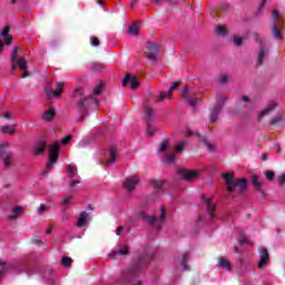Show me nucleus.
Returning a JSON list of instances; mask_svg holds the SVG:
<instances>
[{"label":"nucleus","mask_w":285,"mask_h":285,"mask_svg":"<svg viewBox=\"0 0 285 285\" xmlns=\"http://www.w3.org/2000/svg\"><path fill=\"white\" fill-rule=\"evenodd\" d=\"M153 259H155V250H153V247L142 246V252L139 254L137 262L122 273L125 279L132 282Z\"/></svg>","instance_id":"f257e3e1"},{"label":"nucleus","mask_w":285,"mask_h":285,"mask_svg":"<svg viewBox=\"0 0 285 285\" xmlns=\"http://www.w3.org/2000/svg\"><path fill=\"white\" fill-rule=\"evenodd\" d=\"M223 178L225 179L227 193L233 195L235 193L236 188H239L240 195H244L246 193V188H248V179L246 178H236L235 174L233 173H225L223 174Z\"/></svg>","instance_id":"f03ea898"},{"label":"nucleus","mask_w":285,"mask_h":285,"mask_svg":"<svg viewBox=\"0 0 285 285\" xmlns=\"http://www.w3.org/2000/svg\"><path fill=\"white\" fill-rule=\"evenodd\" d=\"M76 95H80V100L78 101V110L80 112H88L92 106H99V100L95 96H83V88H76Z\"/></svg>","instance_id":"7ed1b4c3"},{"label":"nucleus","mask_w":285,"mask_h":285,"mask_svg":"<svg viewBox=\"0 0 285 285\" xmlns=\"http://www.w3.org/2000/svg\"><path fill=\"white\" fill-rule=\"evenodd\" d=\"M8 144L0 145V161H2L4 168H10V166H12V163L14 161V153L8 150Z\"/></svg>","instance_id":"20e7f679"},{"label":"nucleus","mask_w":285,"mask_h":285,"mask_svg":"<svg viewBox=\"0 0 285 285\" xmlns=\"http://www.w3.org/2000/svg\"><path fill=\"white\" fill-rule=\"evenodd\" d=\"M60 149H61V144L57 141L49 145V161L47 163L48 170H52V168H55V164H57L59 159Z\"/></svg>","instance_id":"39448f33"},{"label":"nucleus","mask_w":285,"mask_h":285,"mask_svg":"<svg viewBox=\"0 0 285 285\" xmlns=\"http://www.w3.org/2000/svg\"><path fill=\"white\" fill-rule=\"evenodd\" d=\"M181 97L185 101L189 104L191 108H197V104L202 101V98H190L193 97V91L188 87H185L181 91Z\"/></svg>","instance_id":"423d86ee"},{"label":"nucleus","mask_w":285,"mask_h":285,"mask_svg":"<svg viewBox=\"0 0 285 285\" xmlns=\"http://www.w3.org/2000/svg\"><path fill=\"white\" fill-rule=\"evenodd\" d=\"M197 137L198 141H200V144H204V146H206L207 150H209V153L215 151V145H213L208 138H206V136L199 134V132H193L190 130L187 131V137Z\"/></svg>","instance_id":"0eeeda50"},{"label":"nucleus","mask_w":285,"mask_h":285,"mask_svg":"<svg viewBox=\"0 0 285 285\" xmlns=\"http://www.w3.org/2000/svg\"><path fill=\"white\" fill-rule=\"evenodd\" d=\"M224 110V104H216L210 110H209V122L210 124H217L219 121V115Z\"/></svg>","instance_id":"6e6552de"},{"label":"nucleus","mask_w":285,"mask_h":285,"mask_svg":"<svg viewBox=\"0 0 285 285\" xmlns=\"http://www.w3.org/2000/svg\"><path fill=\"white\" fill-rule=\"evenodd\" d=\"M178 175H180L185 181H191V179H197V177H199V171L179 168Z\"/></svg>","instance_id":"1a4fd4ad"},{"label":"nucleus","mask_w":285,"mask_h":285,"mask_svg":"<svg viewBox=\"0 0 285 285\" xmlns=\"http://www.w3.org/2000/svg\"><path fill=\"white\" fill-rule=\"evenodd\" d=\"M179 86H181L180 81L173 82L167 92L166 91L160 92V97L157 98V101H164V99H170V97H173V92H175V90H177Z\"/></svg>","instance_id":"9d476101"},{"label":"nucleus","mask_w":285,"mask_h":285,"mask_svg":"<svg viewBox=\"0 0 285 285\" xmlns=\"http://www.w3.org/2000/svg\"><path fill=\"white\" fill-rule=\"evenodd\" d=\"M130 255V247L128 245L120 244L117 249L110 253L111 257H128Z\"/></svg>","instance_id":"9b49d317"},{"label":"nucleus","mask_w":285,"mask_h":285,"mask_svg":"<svg viewBox=\"0 0 285 285\" xmlns=\"http://www.w3.org/2000/svg\"><path fill=\"white\" fill-rule=\"evenodd\" d=\"M130 86L131 90H137L139 88V81H137V77L127 73L122 80V88H126L127 86Z\"/></svg>","instance_id":"f8f14e48"},{"label":"nucleus","mask_w":285,"mask_h":285,"mask_svg":"<svg viewBox=\"0 0 285 285\" xmlns=\"http://www.w3.org/2000/svg\"><path fill=\"white\" fill-rule=\"evenodd\" d=\"M47 148H48V141H46V139H39L33 145V155L36 157H39V155H43L46 153Z\"/></svg>","instance_id":"ddd939ff"},{"label":"nucleus","mask_w":285,"mask_h":285,"mask_svg":"<svg viewBox=\"0 0 285 285\" xmlns=\"http://www.w3.org/2000/svg\"><path fill=\"white\" fill-rule=\"evenodd\" d=\"M203 202H205L207 206V214L209 215V219H217V216L215 215V204H213V200L210 198H206V196H202Z\"/></svg>","instance_id":"4468645a"},{"label":"nucleus","mask_w":285,"mask_h":285,"mask_svg":"<svg viewBox=\"0 0 285 285\" xmlns=\"http://www.w3.org/2000/svg\"><path fill=\"white\" fill-rule=\"evenodd\" d=\"M157 55H159V46L150 43L147 47V59H149V61H157Z\"/></svg>","instance_id":"2eb2a0df"},{"label":"nucleus","mask_w":285,"mask_h":285,"mask_svg":"<svg viewBox=\"0 0 285 285\" xmlns=\"http://www.w3.org/2000/svg\"><path fill=\"white\" fill-rule=\"evenodd\" d=\"M261 261L258 262V268H264L268 264V249L266 247H259L258 249Z\"/></svg>","instance_id":"dca6fc26"},{"label":"nucleus","mask_w":285,"mask_h":285,"mask_svg":"<svg viewBox=\"0 0 285 285\" xmlns=\"http://www.w3.org/2000/svg\"><path fill=\"white\" fill-rule=\"evenodd\" d=\"M137 184H139V178L137 176H130L125 179L124 186L126 190H135Z\"/></svg>","instance_id":"f3484780"},{"label":"nucleus","mask_w":285,"mask_h":285,"mask_svg":"<svg viewBox=\"0 0 285 285\" xmlns=\"http://www.w3.org/2000/svg\"><path fill=\"white\" fill-rule=\"evenodd\" d=\"M276 106H277V101L271 100L269 104L267 105V107L261 111V114L258 116V121H262V119H264V117H266V115H271V112H273V110H275Z\"/></svg>","instance_id":"a211bd4d"},{"label":"nucleus","mask_w":285,"mask_h":285,"mask_svg":"<svg viewBox=\"0 0 285 285\" xmlns=\"http://www.w3.org/2000/svg\"><path fill=\"white\" fill-rule=\"evenodd\" d=\"M56 91H52L50 88H45V91L49 97H61V92H63V82L56 83Z\"/></svg>","instance_id":"6ab92c4d"},{"label":"nucleus","mask_w":285,"mask_h":285,"mask_svg":"<svg viewBox=\"0 0 285 285\" xmlns=\"http://www.w3.org/2000/svg\"><path fill=\"white\" fill-rule=\"evenodd\" d=\"M153 119H155V109L146 102L145 104V120L146 124H153Z\"/></svg>","instance_id":"aec40b11"},{"label":"nucleus","mask_w":285,"mask_h":285,"mask_svg":"<svg viewBox=\"0 0 285 285\" xmlns=\"http://www.w3.org/2000/svg\"><path fill=\"white\" fill-rule=\"evenodd\" d=\"M266 55H268V49H266V47L262 46L259 48V52L257 55L256 68H259V66H264V61L266 59Z\"/></svg>","instance_id":"412c9836"},{"label":"nucleus","mask_w":285,"mask_h":285,"mask_svg":"<svg viewBox=\"0 0 285 285\" xmlns=\"http://www.w3.org/2000/svg\"><path fill=\"white\" fill-rule=\"evenodd\" d=\"M0 266H2V268L0 269V279L1 277H3V275H6V273H8V271H12V268H17V264L12 263V262H3L0 261Z\"/></svg>","instance_id":"4be33fe9"},{"label":"nucleus","mask_w":285,"mask_h":285,"mask_svg":"<svg viewBox=\"0 0 285 285\" xmlns=\"http://www.w3.org/2000/svg\"><path fill=\"white\" fill-rule=\"evenodd\" d=\"M249 181H252L255 190H258L261 195H264V190H262V181H259V176H257V174H250Z\"/></svg>","instance_id":"5701e85b"},{"label":"nucleus","mask_w":285,"mask_h":285,"mask_svg":"<svg viewBox=\"0 0 285 285\" xmlns=\"http://www.w3.org/2000/svg\"><path fill=\"white\" fill-rule=\"evenodd\" d=\"M11 61L14 62V66H17L19 70H28V62L24 57L13 58Z\"/></svg>","instance_id":"b1692460"},{"label":"nucleus","mask_w":285,"mask_h":285,"mask_svg":"<svg viewBox=\"0 0 285 285\" xmlns=\"http://www.w3.org/2000/svg\"><path fill=\"white\" fill-rule=\"evenodd\" d=\"M55 117H57V109H55V107H50L49 110L45 111L42 115L45 121H52Z\"/></svg>","instance_id":"393cba45"},{"label":"nucleus","mask_w":285,"mask_h":285,"mask_svg":"<svg viewBox=\"0 0 285 285\" xmlns=\"http://www.w3.org/2000/svg\"><path fill=\"white\" fill-rule=\"evenodd\" d=\"M139 218L142 219V222H147L151 226L157 224V217L155 216H148L146 212H140Z\"/></svg>","instance_id":"a878e982"},{"label":"nucleus","mask_w":285,"mask_h":285,"mask_svg":"<svg viewBox=\"0 0 285 285\" xmlns=\"http://www.w3.org/2000/svg\"><path fill=\"white\" fill-rule=\"evenodd\" d=\"M281 26H282V23H279V22H276L273 24L272 35H273L274 39H284L282 31H279Z\"/></svg>","instance_id":"bb28decb"},{"label":"nucleus","mask_w":285,"mask_h":285,"mask_svg":"<svg viewBox=\"0 0 285 285\" xmlns=\"http://www.w3.org/2000/svg\"><path fill=\"white\" fill-rule=\"evenodd\" d=\"M70 202H72V196H66L61 202V204H62L61 213H62L63 217H66L67 210H68V208H70Z\"/></svg>","instance_id":"cd10ccee"},{"label":"nucleus","mask_w":285,"mask_h":285,"mask_svg":"<svg viewBox=\"0 0 285 285\" xmlns=\"http://www.w3.org/2000/svg\"><path fill=\"white\" fill-rule=\"evenodd\" d=\"M117 161V149L115 147H111L109 150V159L106 163V166H112Z\"/></svg>","instance_id":"c85d7f7f"},{"label":"nucleus","mask_w":285,"mask_h":285,"mask_svg":"<svg viewBox=\"0 0 285 285\" xmlns=\"http://www.w3.org/2000/svg\"><path fill=\"white\" fill-rule=\"evenodd\" d=\"M21 213H23V207L21 206H16L12 208V214L8 216L9 222H14V219H17V217H19V215H21Z\"/></svg>","instance_id":"c756f323"},{"label":"nucleus","mask_w":285,"mask_h":285,"mask_svg":"<svg viewBox=\"0 0 285 285\" xmlns=\"http://www.w3.org/2000/svg\"><path fill=\"white\" fill-rule=\"evenodd\" d=\"M218 264L220 268H224V271H230V262L223 256L218 257Z\"/></svg>","instance_id":"7c9ffc66"},{"label":"nucleus","mask_w":285,"mask_h":285,"mask_svg":"<svg viewBox=\"0 0 285 285\" xmlns=\"http://www.w3.org/2000/svg\"><path fill=\"white\" fill-rule=\"evenodd\" d=\"M14 128H17V125H13L12 127L4 125L1 127L0 130L3 135H14L16 132Z\"/></svg>","instance_id":"2f4dec72"},{"label":"nucleus","mask_w":285,"mask_h":285,"mask_svg":"<svg viewBox=\"0 0 285 285\" xmlns=\"http://www.w3.org/2000/svg\"><path fill=\"white\" fill-rule=\"evenodd\" d=\"M87 219H88V213L82 212L78 219V228H83V226H86Z\"/></svg>","instance_id":"473e14b6"},{"label":"nucleus","mask_w":285,"mask_h":285,"mask_svg":"<svg viewBox=\"0 0 285 285\" xmlns=\"http://www.w3.org/2000/svg\"><path fill=\"white\" fill-rule=\"evenodd\" d=\"M159 210H160V216L158 218L159 223L157 224V228L159 230H161V228H163L161 222H164V219H166V209L164 207H160Z\"/></svg>","instance_id":"72a5a7b5"},{"label":"nucleus","mask_w":285,"mask_h":285,"mask_svg":"<svg viewBox=\"0 0 285 285\" xmlns=\"http://www.w3.org/2000/svg\"><path fill=\"white\" fill-rule=\"evenodd\" d=\"M188 257H190V253L186 252L183 255V259H181L183 271H190V267L188 266V264H186V262H188Z\"/></svg>","instance_id":"f704fd0d"},{"label":"nucleus","mask_w":285,"mask_h":285,"mask_svg":"<svg viewBox=\"0 0 285 285\" xmlns=\"http://www.w3.org/2000/svg\"><path fill=\"white\" fill-rule=\"evenodd\" d=\"M175 159H177V157L175 156V154H171V155H166L163 161L165 166H170V164H175Z\"/></svg>","instance_id":"c9c22d12"},{"label":"nucleus","mask_w":285,"mask_h":285,"mask_svg":"<svg viewBox=\"0 0 285 285\" xmlns=\"http://www.w3.org/2000/svg\"><path fill=\"white\" fill-rule=\"evenodd\" d=\"M150 184L154 186V188H156V190H161V188H164V180L151 179Z\"/></svg>","instance_id":"e433bc0d"},{"label":"nucleus","mask_w":285,"mask_h":285,"mask_svg":"<svg viewBox=\"0 0 285 285\" xmlns=\"http://www.w3.org/2000/svg\"><path fill=\"white\" fill-rule=\"evenodd\" d=\"M102 91H104V81H100V83H98L97 87L94 89L92 96L97 97L101 95Z\"/></svg>","instance_id":"4c0bfd02"},{"label":"nucleus","mask_w":285,"mask_h":285,"mask_svg":"<svg viewBox=\"0 0 285 285\" xmlns=\"http://www.w3.org/2000/svg\"><path fill=\"white\" fill-rule=\"evenodd\" d=\"M186 147V140H181L180 142H178L175 147L174 150H176L177 153H184V148Z\"/></svg>","instance_id":"58836bf2"},{"label":"nucleus","mask_w":285,"mask_h":285,"mask_svg":"<svg viewBox=\"0 0 285 285\" xmlns=\"http://www.w3.org/2000/svg\"><path fill=\"white\" fill-rule=\"evenodd\" d=\"M61 264H62L63 268H68L70 266V264H72V258H70L68 256H63Z\"/></svg>","instance_id":"ea45409f"},{"label":"nucleus","mask_w":285,"mask_h":285,"mask_svg":"<svg viewBox=\"0 0 285 285\" xmlns=\"http://www.w3.org/2000/svg\"><path fill=\"white\" fill-rule=\"evenodd\" d=\"M128 32L129 35H139V28L137 27V23L129 26Z\"/></svg>","instance_id":"a19ab883"},{"label":"nucleus","mask_w":285,"mask_h":285,"mask_svg":"<svg viewBox=\"0 0 285 285\" xmlns=\"http://www.w3.org/2000/svg\"><path fill=\"white\" fill-rule=\"evenodd\" d=\"M284 121V117L277 116L276 118H272L271 126H277L278 124H282Z\"/></svg>","instance_id":"79ce46f5"},{"label":"nucleus","mask_w":285,"mask_h":285,"mask_svg":"<svg viewBox=\"0 0 285 285\" xmlns=\"http://www.w3.org/2000/svg\"><path fill=\"white\" fill-rule=\"evenodd\" d=\"M265 179H267V181H273V179H275V171L273 170L265 171Z\"/></svg>","instance_id":"37998d69"},{"label":"nucleus","mask_w":285,"mask_h":285,"mask_svg":"<svg viewBox=\"0 0 285 285\" xmlns=\"http://www.w3.org/2000/svg\"><path fill=\"white\" fill-rule=\"evenodd\" d=\"M168 150V140H164L158 148V153H166Z\"/></svg>","instance_id":"c03bdc74"},{"label":"nucleus","mask_w":285,"mask_h":285,"mask_svg":"<svg viewBox=\"0 0 285 285\" xmlns=\"http://www.w3.org/2000/svg\"><path fill=\"white\" fill-rule=\"evenodd\" d=\"M67 173L69 174V179H75V168L72 165H68Z\"/></svg>","instance_id":"a18cd8bd"},{"label":"nucleus","mask_w":285,"mask_h":285,"mask_svg":"<svg viewBox=\"0 0 285 285\" xmlns=\"http://www.w3.org/2000/svg\"><path fill=\"white\" fill-rule=\"evenodd\" d=\"M10 32V24H7L0 33V37H8Z\"/></svg>","instance_id":"49530a36"},{"label":"nucleus","mask_w":285,"mask_h":285,"mask_svg":"<svg viewBox=\"0 0 285 285\" xmlns=\"http://www.w3.org/2000/svg\"><path fill=\"white\" fill-rule=\"evenodd\" d=\"M147 135L148 137H153L155 131H153V122H147Z\"/></svg>","instance_id":"de8ad7c7"},{"label":"nucleus","mask_w":285,"mask_h":285,"mask_svg":"<svg viewBox=\"0 0 285 285\" xmlns=\"http://www.w3.org/2000/svg\"><path fill=\"white\" fill-rule=\"evenodd\" d=\"M90 43H91V46H94V48H97L99 46V43H100L99 38L91 37L90 38Z\"/></svg>","instance_id":"09e8293b"},{"label":"nucleus","mask_w":285,"mask_h":285,"mask_svg":"<svg viewBox=\"0 0 285 285\" xmlns=\"http://www.w3.org/2000/svg\"><path fill=\"white\" fill-rule=\"evenodd\" d=\"M216 32H218V35H226V27L219 24L217 28H216Z\"/></svg>","instance_id":"8fccbe9b"},{"label":"nucleus","mask_w":285,"mask_h":285,"mask_svg":"<svg viewBox=\"0 0 285 285\" xmlns=\"http://www.w3.org/2000/svg\"><path fill=\"white\" fill-rule=\"evenodd\" d=\"M72 136L68 135L65 138L61 139L62 146H68V142L71 141Z\"/></svg>","instance_id":"3c124183"},{"label":"nucleus","mask_w":285,"mask_h":285,"mask_svg":"<svg viewBox=\"0 0 285 285\" xmlns=\"http://www.w3.org/2000/svg\"><path fill=\"white\" fill-rule=\"evenodd\" d=\"M19 53V48H13L12 53H11V61H13L14 59H19V57L17 56Z\"/></svg>","instance_id":"603ef678"},{"label":"nucleus","mask_w":285,"mask_h":285,"mask_svg":"<svg viewBox=\"0 0 285 285\" xmlns=\"http://www.w3.org/2000/svg\"><path fill=\"white\" fill-rule=\"evenodd\" d=\"M234 43L237 48H239L242 46V43H244V40L239 37H235L234 38Z\"/></svg>","instance_id":"864d4df0"},{"label":"nucleus","mask_w":285,"mask_h":285,"mask_svg":"<svg viewBox=\"0 0 285 285\" xmlns=\"http://www.w3.org/2000/svg\"><path fill=\"white\" fill-rule=\"evenodd\" d=\"M228 99V97H226V96H219V97H217V104H223V106H224V104H226V100Z\"/></svg>","instance_id":"5fc2aeb1"},{"label":"nucleus","mask_w":285,"mask_h":285,"mask_svg":"<svg viewBox=\"0 0 285 285\" xmlns=\"http://www.w3.org/2000/svg\"><path fill=\"white\" fill-rule=\"evenodd\" d=\"M6 46H12V36H4Z\"/></svg>","instance_id":"6e6d98bb"},{"label":"nucleus","mask_w":285,"mask_h":285,"mask_svg":"<svg viewBox=\"0 0 285 285\" xmlns=\"http://www.w3.org/2000/svg\"><path fill=\"white\" fill-rule=\"evenodd\" d=\"M278 184L279 186H285V174L278 176Z\"/></svg>","instance_id":"4d7b16f0"},{"label":"nucleus","mask_w":285,"mask_h":285,"mask_svg":"<svg viewBox=\"0 0 285 285\" xmlns=\"http://www.w3.org/2000/svg\"><path fill=\"white\" fill-rule=\"evenodd\" d=\"M272 17H273V19H276L277 21H279V10L274 9Z\"/></svg>","instance_id":"13d9d810"},{"label":"nucleus","mask_w":285,"mask_h":285,"mask_svg":"<svg viewBox=\"0 0 285 285\" xmlns=\"http://www.w3.org/2000/svg\"><path fill=\"white\" fill-rule=\"evenodd\" d=\"M46 210H48V206H46V205H43V204H41V205L39 206V208H38V213H43V212H46Z\"/></svg>","instance_id":"bf43d9fd"},{"label":"nucleus","mask_w":285,"mask_h":285,"mask_svg":"<svg viewBox=\"0 0 285 285\" xmlns=\"http://www.w3.org/2000/svg\"><path fill=\"white\" fill-rule=\"evenodd\" d=\"M3 119H12V112L7 111L2 115Z\"/></svg>","instance_id":"052dcab7"},{"label":"nucleus","mask_w":285,"mask_h":285,"mask_svg":"<svg viewBox=\"0 0 285 285\" xmlns=\"http://www.w3.org/2000/svg\"><path fill=\"white\" fill-rule=\"evenodd\" d=\"M21 79H27V77L30 75V71H27V69L22 70Z\"/></svg>","instance_id":"680f3d73"},{"label":"nucleus","mask_w":285,"mask_h":285,"mask_svg":"<svg viewBox=\"0 0 285 285\" xmlns=\"http://www.w3.org/2000/svg\"><path fill=\"white\" fill-rule=\"evenodd\" d=\"M77 184H81V181H79V180H71V183L69 184V188H72L73 186H77Z\"/></svg>","instance_id":"e2e57ef3"},{"label":"nucleus","mask_w":285,"mask_h":285,"mask_svg":"<svg viewBox=\"0 0 285 285\" xmlns=\"http://www.w3.org/2000/svg\"><path fill=\"white\" fill-rule=\"evenodd\" d=\"M228 81V76L224 75L220 77V83H226Z\"/></svg>","instance_id":"0e129e2a"},{"label":"nucleus","mask_w":285,"mask_h":285,"mask_svg":"<svg viewBox=\"0 0 285 285\" xmlns=\"http://www.w3.org/2000/svg\"><path fill=\"white\" fill-rule=\"evenodd\" d=\"M168 6H177V0H166Z\"/></svg>","instance_id":"69168bd1"},{"label":"nucleus","mask_w":285,"mask_h":285,"mask_svg":"<svg viewBox=\"0 0 285 285\" xmlns=\"http://www.w3.org/2000/svg\"><path fill=\"white\" fill-rule=\"evenodd\" d=\"M240 100L248 104V101H250V98L248 96H242Z\"/></svg>","instance_id":"338daca9"},{"label":"nucleus","mask_w":285,"mask_h":285,"mask_svg":"<svg viewBox=\"0 0 285 285\" xmlns=\"http://www.w3.org/2000/svg\"><path fill=\"white\" fill-rule=\"evenodd\" d=\"M81 112H83V115L80 117V121H83V119L88 117V111H81Z\"/></svg>","instance_id":"774afa93"}]
</instances>
